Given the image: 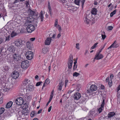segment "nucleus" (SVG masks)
Masks as SVG:
<instances>
[{
  "label": "nucleus",
  "instance_id": "54",
  "mask_svg": "<svg viewBox=\"0 0 120 120\" xmlns=\"http://www.w3.org/2000/svg\"><path fill=\"white\" fill-rule=\"evenodd\" d=\"M98 0H95L94 2V4L95 5H96L98 4V2H97Z\"/></svg>",
  "mask_w": 120,
  "mask_h": 120
},
{
  "label": "nucleus",
  "instance_id": "21",
  "mask_svg": "<svg viewBox=\"0 0 120 120\" xmlns=\"http://www.w3.org/2000/svg\"><path fill=\"white\" fill-rule=\"evenodd\" d=\"M97 12V11L96 9L94 8L92 10L91 14H92L96 15Z\"/></svg>",
  "mask_w": 120,
  "mask_h": 120
},
{
  "label": "nucleus",
  "instance_id": "45",
  "mask_svg": "<svg viewBox=\"0 0 120 120\" xmlns=\"http://www.w3.org/2000/svg\"><path fill=\"white\" fill-rule=\"evenodd\" d=\"M25 4H26V6L27 7H28V5H29V1H26L25 2Z\"/></svg>",
  "mask_w": 120,
  "mask_h": 120
},
{
  "label": "nucleus",
  "instance_id": "47",
  "mask_svg": "<svg viewBox=\"0 0 120 120\" xmlns=\"http://www.w3.org/2000/svg\"><path fill=\"white\" fill-rule=\"evenodd\" d=\"M57 21H58L57 19H56L55 20V24H54V26L55 27L56 26V25L57 24V23H58Z\"/></svg>",
  "mask_w": 120,
  "mask_h": 120
},
{
  "label": "nucleus",
  "instance_id": "11",
  "mask_svg": "<svg viewBox=\"0 0 120 120\" xmlns=\"http://www.w3.org/2000/svg\"><path fill=\"white\" fill-rule=\"evenodd\" d=\"M13 57L14 59L17 60H19L21 59L20 55L16 53H14L13 54Z\"/></svg>",
  "mask_w": 120,
  "mask_h": 120
},
{
  "label": "nucleus",
  "instance_id": "58",
  "mask_svg": "<svg viewBox=\"0 0 120 120\" xmlns=\"http://www.w3.org/2000/svg\"><path fill=\"white\" fill-rule=\"evenodd\" d=\"M20 2L19 0H15L14 1V4L16 3L17 2Z\"/></svg>",
  "mask_w": 120,
  "mask_h": 120
},
{
  "label": "nucleus",
  "instance_id": "59",
  "mask_svg": "<svg viewBox=\"0 0 120 120\" xmlns=\"http://www.w3.org/2000/svg\"><path fill=\"white\" fill-rule=\"evenodd\" d=\"M42 110V109H41L40 110L38 111V114H40V113H41V112Z\"/></svg>",
  "mask_w": 120,
  "mask_h": 120
},
{
  "label": "nucleus",
  "instance_id": "36",
  "mask_svg": "<svg viewBox=\"0 0 120 120\" xmlns=\"http://www.w3.org/2000/svg\"><path fill=\"white\" fill-rule=\"evenodd\" d=\"M35 115V113L34 111H32L30 114L31 116L32 117H33Z\"/></svg>",
  "mask_w": 120,
  "mask_h": 120
},
{
  "label": "nucleus",
  "instance_id": "51",
  "mask_svg": "<svg viewBox=\"0 0 120 120\" xmlns=\"http://www.w3.org/2000/svg\"><path fill=\"white\" fill-rule=\"evenodd\" d=\"M10 89V88H4V90L5 91H8Z\"/></svg>",
  "mask_w": 120,
  "mask_h": 120
},
{
  "label": "nucleus",
  "instance_id": "3",
  "mask_svg": "<svg viewBox=\"0 0 120 120\" xmlns=\"http://www.w3.org/2000/svg\"><path fill=\"white\" fill-rule=\"evenodd\" d=\"M97 86L95 85H91L89 89L87 90V93H89L90 95H92L93 91H96L97 90Z\"/></svg>",
  "mask_w": 120,
  "mask_h": 120
},
{
  "label": "nucleus",
  "instance_id": "13",
  "mask_svg": "<svg viewBox=\"0 0 120 120\" xmlns=\"http://www.w3.org/2000/svg\"><path fill=\"white\" fill-rule=\"evenodd\" d=\"M24 85L26 86L27 85L30 84V80L27 79L26 78L23 82Z\"/></svg>",
  "mask_w": 120,
  "mask_h": 120
},
{
  "label": "nucleus",
  "instance_id": "28",
  "mask_svg": "<svg viewBox=\"0 0 120 120\" xmlns=\"http://www.w3.org/2000/svg\"><path fill=\"white\" fill-rule=\"evenodd\" d=\"M116 11V10H115L112 12L110 14V16L111 17H112L113 15L115 14Z\"/></svg>",
  "mask_w": 120,
  "mask_h": 120
},
{
  "label": "nucleus",
  "instance_id": "56",
  "mask_svg": "<svg viewBox=\"0 0 120 120\" xmlns=\"http://www.w3.org/2000/svg\"><path fill=\"white\" fill-rule=\"evenodd\" d=\"M35 79L37 80H38L39 79V77L38 75H36L35 77Z\"/></svg>",
  "mask_w": 120,
  "mask_h": 120
},
{
  "label": "nucleus",
  "instance_id": "63",
  "mask_svg": "<svg viewBox=\"0 0 120 120\" xmlns=\"http://www.w3.org/2000/svg\"><path fill=\"white\" fill-rule=\"evenodd\" d=\"M3 82V81L1 79H0V86L1 85Z\"/></svg>",
  "mask_w": 120,
  "mask_h": 120
},
{
  "label": "nucleus",
  "instance_id": "18",
  "mask_svg": "<svg viewBox=\"0 0 120 120\" xmlns=\"http://www.w3.org/2000/svg\"><path fill=\"white\" fill-rule=\"evenodd\" d=\"M23 109H24V111H23L24 112V113H27L28 112V111L26 109H27L28 108V105L27 104H25L23 106Z\"/></svg>",
  "mask_w": 120,
  "mask_h": 120
},
{
  "label": "nucleus",
  "instance_id": "25",
  "mask_svg": "<svg viewBox=\"0 0 120 120\" xmlns=\"http://www.w3.org/2000/svg\"><path fill=\"white\" fill-rule=\"evenodd\" d=\"M81 0H75L74 3L75 4L79 5V2Z\"/></svg>",
  "mask_w": 120,
  "mask_h": 120
},
{
  "label": "nucleus",
  "instance_id": "48",
  "mask_svg": "<svg viewBox=\"0 0 120 120\" xmlns=\"http://www.w3.org/2000/svg\"><path fill=\"white\" fill-rule=\"evenodd\" d=\"M3 102V98L1 97L0 98V104H1Z\"/></svg>",
  "mask_w": 120,
  "mask_h": 120
},
{
  "label": "nucleus",
  "instance_id": "10",
  "mask_svg": "<svg viewBox=\"0 0 120 120\" xmlns=\"http://www.w3.org/2000/svg\"><path fill=\"white\" fill-rule=\"evenodd\" d=\"M34 88V86L30 84L28 85L27 86L26 91H27L30 92L33 91Z\"/></svg>",
  "mask_w": 120,
  "mask_h": 120
},
{
  "label": "nucleus",
  "instance_id": "37",
  "mask_svg": "<svg viewBox=\"0 0 120 120\" xmlns=\"http://www.w3.org/2000/svg\"><path fill=\"white\" fill-rule=\"evenodd\" d=\"M71 5L69 4H66L65 5V7L67 8H70Z\"/></svg>",
  "mask_w": 120,
  "mask_h": 120
},
{
  "label": "nucleus",
  "instance_id": "38",
  "mask_svg": "<svg viewBox=\"0 0 120 120\" xmlns=\"http://www.w3.org/2000/svg\"><path fill=\"white\" fill-rule=\"evenodd\" d=\"M102 108H103V107H100L98 109V111H99V113H100L103 110Z\"/></svg>",
  "mask_w": 120,
  "mask_h": 120
},
{
  "label": "nucleus",
  "instance_id": "49",
  "mask_svg": "<svg viewBox=\"0 0 120 120\" xmlns=\"http://www.w3.org/2000/svg\"><path fill=\"white\" fill-rule=\"evenodd\" d=\"M75 47L76 48H77L78 49H79V44L77 43L76 44V46Z\"/></svg>",
  "mask_w": 120,
  "mask_h": 120
},
{
  "label": "nucleus",
  "instance_id": "12",
  "mask_svg": "<svg viewBox=\"0 0 120 120\" xmlns=\"http://www.w3.org/2000/svg\"><path fill=\"white\" fill-rule=\"evenodd\" d=\"M81 97L80 94L79 93H75L74 95V99L77 100H78L81 98Z\"/></svg>",
  "mask_w": 120,
  "mask_h": 120
},
{
  "label": "nucleus",
  "instance_id": "33",
  "mask_svg": "<svg viewBox=\"0 0 120 120\" xmlns=\"http://www.w3.org/2000/svg\"><path fill=\"white\" fill-rule=\"evenodd\" d=\"M47 85L49 84L50 82V80L48 78H47L45 81Z\"/></svg>",
  "mask_w": 120,
  "mask_h": 120
},
{
  "label": "nucleus",
  "instance_id": "19",
  "mask_svg": "<svg viewBox=\"0 0 120 120\" xmlns=\"http://www.w3.org/2000/svg\"><path fill=\"white\" fill-rule=\"evenodd\" d=\"M39 17H40L41 19V22L43 21V20L44 17L43 11H42L40 12Z\"/></svg>",
  "mask_w": 120,
  "mask_h": 120
},
{
  "label": "nucleus",
  "instance_id": "4",
  "mask_svg": "<svg viewBox=\"0 0 120 120\" xmlns=\"http://www.w3.org/2000/svg\"><path fill=\"white\" fill-rule=\"evenodd\" d=\"M29 66V62L28 60H23L21 63V66L22 68L26 69Z\"/></svg>",
  "mask_w": 120,
  "mask_h": 120
},
{
  "label": "nucleus",
  "instance_id": "7",
  "mask_svg": "<svg viewBox=\"0 0 120 120\" xmlns=\"http://www.w3.org/2000/svg\"><path fill=\"white\" fill-rule=\"evenodd\" d=\"M19 76V73L17 71H14L11 74V76L13 78L15 79H17Z\"/></svg>",
  "mask_w": 120,
  "mask_h": 120
},
{
  "label": "nucleus",
  "instance_id": "14",
  "mask_svg": "<svg viewBox=\"0 0 120 120\" xmlns=\"http://www.w3.org/2000/svg\"><path fill=\"white\" fill-rule=\"evenodd\" d=\"M116 41H115L114 43L112 44L109 47H108L107 49H109L110 48H111L112 47L116 48L118 46V45Z\"/></svg>",
  "mask_w": 120,
  "mask_h": 120
},
{
  "label": "nucleus",
  "instance_id": "2",
  "mask_svg": "<svg viewBox=\"0 0 120 120\" xmlns=\"http://www.w3.org/2000/svg\"><path fill=\"white\" fill-rule=\"evenodd\" d=\"M92 14L90 11H87L84 16V20L85 23L89 24L91 22L90 19L92 18Z\"/></svg>",
  "mask_w": 120,
  "mask_h": 120
},
{
  "label": "nucleus",
  "instance_id": "23",
  "mask_svg": "<svg viewBox=\"0 0 120 120\" xmlns=\"http://www.w3.org/2000/svg\"><path fill=\"white\" fill-rule=\"evenodd\" d=\"M28 11L30 13V15H34L35 13L34 11L31 10L30 9H29L28 10Z\"/></svg>",
  "mask_w": 120,
  "mask_h": 120
},
{
  "label": "nucleus",
  "instance_id": "62",
  "mask_svg": "<svg viewBox=\"0 0 120 120\" xmlns=\"http://www.w3.org/2000/svg\"><path fill=\"white\" fill-rule=\"evenodd\" d=\"M120 90V85H119L117 88V91H118Z\"/></svg>",
  "mask_w": 120,
  "mask_h": 120
},
{
  "label": "nucleus",
  "instance_id": "29",
  "mask_svg": "<svg viewBox=\"0 0 120 120\" xmlns=\"http://www.w3.org/2000/svg\"><path fill=\"white\" fill-rule=\"evenodd\" d=\"M5 110L3 108H0V114H2L4 112Z\"/></svg>",
  "mask_w": 120,
  "mask_h": 120
},
{
  "label": "nucleus",
  "instance_id": "42",
  "mask_svg": "<svg viewBox=\"0 0 120 120\" xmlns=\"http://www.w3.org/2000/svg\"><path fill=\"white\" fill-rule=\"evenodd\" d=\"M64 84V82L63 81H60L59 83V85H61L62 86Z\"/></svg>",
  "mask_w": 120,
  "mask_h": 120
},
{
  "label": "nucleus",
  "instance_id": "61",
  "mask_svg": "<svg viewBox=\"0 0 120 120\" xmlns=\"http://www.w3.org/2000/svg\"><path fill=\"white\" fill-rule=\"evenodd\" d=\"M53 94H51L50 95V99H52L53 97Z\"/></svg>",
  "mask_w": 120,
  "mask_h": 120
},
{
  "label": "nucleus",
  "instance_id": "41",
  "mask_svg": "<svg viewBox=\"0 0 120 120\" xmlns=\"http://www.w3.org/2000/svg\"><path fill=\"white\" fill-rule=\"evenodd\" d=\"M105 104V100L103 99V101L102 102V103L101 105V107H104V105Z\"/></svg>",
  "mask_w": 120,
  "mask_h": 120
},
{
  "label": "nucleus",
  "instance_id": "15",
  "mask_svg": "<svg viewBox=\"0 0 120 120\" xmlns=\"http://www.w3.org/2000/svg\"><path fill=\"white\" fill-rule=\"evenodd\" d=\"M52 37H51L50 38H47L46 39L45 41V44L46 45H49L50 44L51 40V38Z\"/></svg>",
  "mask_w": 120,
  "mask_h": 120
},
{
  "label": "nucleus",
  "instance_id": "50",
  "mask_svg": "<svg viewBox=\"0 0 120 120\" xmlns=\"http://www.w3.org/2000/svg\"><path fill=\"white\" fill-rule=\"evenodd\" d=\"M85 0H82L81 1L82 3V7H83L84 3L85 2Z\"/></svg>",
  "mask_w": 120,
  "mask_h": 120
},
{
  "label": "nucleus",
  "instance_id": "44",
  "mask_svg": "<svg viewBox=\"0 0 120 120\" xmlns=\"http://www.w3.org/2000/svg\"><path fill=\"white\" fill-rule=\"evenodd\" d=\"M42 83V82H38L36 84V86H38L40 85Z\"/></svg>",
  "mask_w": 120,
  "mask_h": 120
},
{
  "label": "nucleus",
  "instance_id": "57",
  "mask_svg": "<svg viewBox=\"0 0 120 120\" xmlns=\"http://www.w3.org/2000/svg\"><path fill=\"white\" fill-rule=\"evenodd\" d=\"M35 38H30V40L31 41H33L35 40Z\"/></svg>",
  "mask_w": 120,
  "mask_h": 120
},
{
  "label": "nucleus",
  "instance_id": "64",
  "mask_svg": "<svg viewBox=\"0 0 120 120\" xmlns=\"http://www.w3.org/2000/svg\"><path fill=\"white\" fill-rule=\"evenodd\" d=\"M109 86H112V82H109Z\"/></svg>",
  "mask_w": 120,
  "mask_h": 120
},
{
  "label": "nucleus",
  "instance_id": "31",
  "mask_svg": "<svg viewBox=\"0 0 120 120\" xmlns=\"http://www.w3.org/2000/svg\"><path fill=\"white\" fill-rule=\"evenodd\" d=\"M103 34H102L101 37L102 39L104 40L106 37V36L105 34V33L104 32H103L102 33Z\"/></svg>",
  "mask_w": 120,
  "mask_h": 120
},
{
  "label": "nucleus",
  "instance_id": "32",
  "mask_svg": "<svg viewBox=\"0 0 120 120\" xmlns=\"http://www.w3.org/2000/svg\"><path fill=\"white\" fill-rule=\"evenodd\" d=\"M80 75V74L77 72H74L73 74V76H74L77 77Z\"/></svg>",
  "mask_w": 120,
  "mask_h": 120
},
{
  "label": "nucleus",
  "instance_id": "24",
  "mask_svg": "<svg viewBox=\"0 0 120 120\" xmlns=\"http://www.w3.org/2000/svg\"><path fill=\"white\" fill-rule=\"evenodd\" d=\"M26 46L27 48L30 49H31V44L29 42H27L26 43Z\"/></svg>",
  "mask_w": 120,
  "mask_h": 120
},
{
  "label": "nucleus",
  "instance_id": "35",
  "mask_svg": "<svg viewBox=\"0 0 120 120\" xmlns=\"http://www.w3.org/2000/svg\"><path fill=\"white\" fill-rule=\"evenodd\" d=\"M18 42H18V41H17L15 42V45L18 47L20 46Z\"/></svg>",
  "mask_w": 120,
  "mask_h": 120
},
{
  "label": "nucleus",
  "instance_id": "22",
  "mask_svg": "<svg viewBox=\"0 0 120 120\" xmlns=\"http://www.w3.org/2000/svg\"><path fill=\"white\" fill-rule=\"evenodd\" d=\"M76 8L74 7V6H71L70 8L68 9V10H70L71 11H75L76 10Z\"/></svg>",
  "mask_w": 120,
  "mask_h": 120
},
{
  "label": "nucleus",
  "instance_id": "55",
  "mask_svg": "<svg viewBox=\"0 0 120 120\" xmlns=\"http://www.w3.org/2000/svg\"><path fill=\"white\" fill-rule=\"evenodd\" d=\"M51 100H52V99H49V100L48 101V103L46 104V106H48V105H49V103L50 102V101H51Z\"/></svg>",
  "mask_w": 120,
  "mask_h": 120
},
{
  "label": "nucleus",
  "instance_id": "9",
  "mask_svg": "<svg viewBox=\"0 0 120 120\" xmlns=\"http://www.w3.org/2000/svg\"><path fill=\"white\" fill-rule=\"evenodd\" d=\"M103 57V56L102 54L99 53H97L95 56L94 59L99 60L102 59Z\"/></svg>",
  "mask_w": 120,
  "mask_h": 120
},
{
  "label": "nucleus",
  "instance_id": "27",
  "mask_svg": "<svg viewBox=\"0 0 120 120\" xmlns=\"http://www.w3.org/2000/svg\"><path fill=\"white\" fill-rule=\"evenodd\" d=\"M48 51L47 49L46 48H44L42 50V52L44 54H45Z\"/></svg>",
  "mask_w": 120,
  "mask_h": 120
},
{
  "label": "nucleus",
  "instance_id": "17",
  "mask_svg": "<svg viewBox=\"0 0 120 120\" xmlns=\"http://www.w3.org/2000/svg\"><path fill=\"white\" fill-rule=\"evenodd\" d=\"M12 103L13 102L12 101H9L6 104V108L7 109L10 108L12 106Z\"/></svg>",
  "mask_w": 120,
  "mask_h": 120
},
{
  "label": "nucleus",
  "instance_id": "20",
  "mask_svg": "<svg viewBox=\"0 0 120 120\" xmlns=\"http://www.w3.org/2000/svg\"><path fill=\"white\" fill-rule=\"evenodd\" d=\"M73 63V60H69L68 62V68L69 69L71 68Z\"/></svg>",
  "mask_w": 120,
  "mask_h": 120
},
{
  "label": "nucleus",
  "instance_id": "39",
  "mask_svg": "<svg viewBox=\"0 0 120 120\" xmlns=\"http://www.w3.org/2000/svg\"><path fill=\"white\" fill-rule=\"evenodd\" d=\"M10 36L8 35L7 37H6V41H8L10 40Z\"/></svg>",
  "mask_w": 120,
  "mask_h": 120
},
{
  "label": "nucleus",
  "instance_id": "52",
  "mask_svg": "<svg viewBox=\"0 0 120 120\" xmlns=\"http://www.w3.org/2000/svg\"><path fill=\"white\" fill-rule=\"evenodd\" d=\"M59 88L58 89V90H62V86L61 85H58Z\"/></svg>",
  "mask_w": 120,
  "mask_h": 120
},
{
  "label": "nucleus",
  "instance_id": "8",
  "mask_svg": "<svg viewBox=\"0 0 120 120\" xmlns=\"http://www.w3.org/2000/svg\"><path fill=\"white\" fill-rule=\"evenodd\" d=\"M8 50L10 52L14 53L16 50L15 47L12 45H11L8 48Z\"/></svg>",
  "mask_w": 120,
  "mask_h": 120
},
{
  "label": "nucleus",
  "instance_id": "5",
  "mask_svg": "<svg viewBox=\"0 0 120 120\" xmlns=\"http://www.w3.org/2000/svg\"><path fill=\"white\" fill-rule=\"evenodd\" d=\"M33 53L30 51H28L26 52V56L27 59L30 60L33 57Z\"/></svg>",
  "mask_w": 120,
  "mask_h": 120
},
{
  "label": "nucleus",
  "instance_id": "40",
  "mask_svg": "<svg viewBox=\"0 0 120 120\" xmlns=\"http://www.w3.org/2000/svg\"><path fill=\"white\" fill-rule=\"evenodd\" d=\"M17 41L19 42L18 43H19L20 45L22 44V41L21 40H18Z\"/></svg>",
  "mask_w": 120,
  "mask_h": 120
},
{
  "label": "nucleus",
  "instance_id": "34",
  "mask_svg": "<svg viewBox=\"0 0 120 120\" xmlns=\"http://www.w3.org/2000/svg\"><path fill=\"white\" fill-rule=\"evenodd\" d=\"M7 68L5 66L3 67L2 68V70L4 72H5L6 70L7 71Z\"/></svg>",
  "mask_w": 120,
  "mask_h": 120
},
{
  "label": "nucleus",
  "instance_id": "43",
  "mask_svg": "<svg viewBox=\"0 0 120 120\" xmlns=\"http://www.w3.org/2000/svg\"><path fill=\"white\" fill-rule=\"evenodd\" d=\"M68 59L69 60H73V57L72 55L71 54L70 55Z\"/></svg>",
  "mask_w": 120,
  "mask_h": 120
},
{
  "label": "nucleus",
  "instance_id": "1",
  "mask_svg": "<svg viewBox=\"0 0 120 120\" xmlns=\"http://www.w3.org/2000/svg\"><path fill=\"white\" fill-rule=\"evenodd\" d=\"M32 21V20L30 19V18H28L25 23V26H27L26 28L27 31L29 33L32 32L34 30V26L30 24Z\"/></svg>",
  "mask_w": 120,
  "mask_h": 120
},
{
  "label": "nucleus",
  "instance_id": "53",
  "mask_svg": "<svg viewBox=\"0 0 120 120\" xmlns=\"http://www.w3.org/2000/svg\"><path fill=\"white\" fill-rule=\"evenodd\" d=\"M77 65L74 64L73 66V69L74 70L76 69L77 68Z\"/></svg>",
  "mask_w": 120,
  "mask_h": 120
},
{
  "label": "nucleus",
  "instance_id": "26",
  "mask_svg": "<svg viewBox=\"0 0 120 120\" xmlns=\"http://www.w3.org/2000/svg\"><path fill=\"white\" fill-rule=\"evenodd\" d=\"M17 35V33L14 31H13L12 32L11 34V37H13Z\"/></svg>",
  "mask_w": 120,
  "mask_h": 120
},
{
  "label": "nucleus",
  "instance_id": "60",
  "mask_svg": "<svg viewBox=\"0 0 120 120\" xmlns=\"http://www.w3.org/2000/svg\"><path fill=\"white\" fill-rule=\"evenodd\" d=\"M52 106H50L49 108L48 109V112H50L51 110V109L52 108Z\"/></svg>",
  "mask_w": 120,
  "mask_h": 120
},
{
  "label": "nucleus",
  "instance_id": "46",
  "mask_svg": "<svg viewBox=\"0 0 120 120\" xmlns=\"http://www.w3.org/2000/svg\"><path fill=\"white\" fill-rule=\"evenodd\" d=\"M113 28V27L112 26H108L107 27V29L109 30H111Z\"/></svg>",
  "mask_w": 120,
  "mask_h": 120
},
{
  "label": "nucleus",
  "instance_id": "16",
  "mask_svg": "<svg viewBox=\"0 0 120 120\" xmlns=\"http://www.w3.org/2000/svg\"><path fill=\"white\" fill-rule=\"evenodd\" d=\"M114 116H116V115L115 113L113 112H109L108 113V117L109 118H111Z\"/></svg>",
  "mask_w": 120,
  "mask_h": 120
},
{
  "label": "nucleus",
  "instance_id": "30",
  "mask_svg": "<svg viewBox=\"0 0 120 120\" xmlns=\"http://www.w3.org/2000/svg\"><path fill=\"white\" fill-rule=\"evenodd\" d=\"M98 44V42H97L95 43L94 45L92 46L91 48V49H94V48H95L96 47V46Z\"/></svg>",
  "mask_w": 120,
  "mask_h": 120
},
{
  "label": "nucleus",
  "instance_id": "6",
  "mask_svg": "<svg viewBox=\"0 0 120 120\" xmlns=\"http://www.w3.org/2000/svg\"><path fill=\"white\" fill-rule=\"evenodd\" d=\"M16 104L19 105H21L23 102V98L21 97L18 98L15 100Z\"/></svg>",
  "mask_w": 120,
  "mask_h": 120
}]
</instances>
